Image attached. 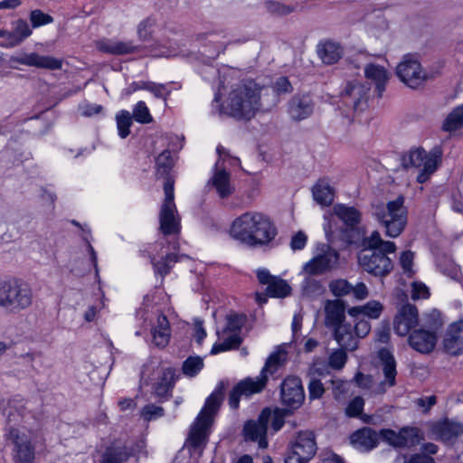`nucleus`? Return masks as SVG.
<instances>
[{
    "label": "nucleus",
    "instance_id": "31",
    "mask_svg": "<svg viewBox=\"0 0 463 463\" xmlns=\"http://www.w3.org/2000/svg\"><path fill=\"white\" fill-rule=\"evenodd\" d=\"M314 200L323 206L330 205L335 198V190L326 179H320L313 187Z\"/></svg>",
    "mask_w": 463,
    "mask_h": 463
},
{
    "label": "nucleus",
    "instance_id": "41",
    "mask_svg": "<svg viewBox=\"0 0 463 463\" xmlns=\"http://www.w3.org/2000/svg\"><path fill=\"white\" fill-rule=\"evenodd\" d=\"M461 128H463V104L454 108L442 124V129L446 132H453Z\"/></svg>",
    "mask_w": 463,
    "mask_h": 463
},
{
    "label": "nucleus",
    "instance_id": "1",
    "mask_svg": "<svg viewBox=\"0 0 463 463\" xmlns=\"http://www.w3.org/2000/svg\"><path fill=\"white\" fill-rule=\"evenodd\" d=\"M269 92L267 87L253 80H243L232 84L222 103L220 95L215 94L212 103L213 110L236 119L250 120L261 109V96Z\"/></svg>",
    "mask_w": 463,
    "mask_h": 463
},
{
    "label": "nucleus",
    "instance_id": "28",
    "mask_svg": "<svg viewBox=\"0 0 463 463\" xmlns=\"http://www.w3.org/2000/svg\"><path fill=\"white\" fill-rule=\"evenodd\" d=\"M325 324L329 328H333L335 330V327L346 323L345 321V306L338 300L328 301L325 307Z\"/></svg>",
    "mask_w": 463,
    "mask_h": 463
},
{
    "label": "nucleus",
    "instance_id": "52",
    "mask_svg": "<svg viewBox=\"0 0 463 463\" xmlns=\"http://www.w3.org/2000/svg\"><path fill=\"white\" fill-rule=\"evenodd\" d=\"M29 17L33 28L47 25L53 22V18L50 14L39 9L31 11Z\"/></svg>",
    "mask_w": 463,
    "mask_h": 463
},
{
    "label": "nucleus",
    "instance_id": "30",
    "mask_svg": "<svg viewBox=\"0 0 463 463\" xmlns=\"http://www.w3.org/2000/svg\"><path fill=\"white\" fill-rule=\"evenodd\" d=\"M364 73L367 79L375 83L378 96L381 97L389 80L388 71L383 66L368 64L364 69Z\"/></svg>",
    "mask_w": 463,
    "mask_h": 463
},
{
    "label": "nucleus",
    "instance_id": "32",
    "mask_svg": "<svg viewBox=\"0 0 463 463\" xmlns=\"http://www.w3.org/2000/svg\"><path fill=\"white\" fill-rule=\"evenodd\" d=\"M153 342L159 347H165L170 339L169 322L165 316L157 317L156 326L152 328Z\"/></svg>",
    "mask_w": 463,
    "mask_h": 463
},
{
    "label": "nucleus",
    "instance_id": "47",
    "mask_svg": "<svg viewBox=\"0 0 463 463\" xmlns=\"http://www.w3.org/2000/svg\"><path fill=\"white\" fill-rule=\"evenodd\" d=\"M156 28V19L146 17L143 19L137 26V37L141 41H148L151 39Z\"/></svg>",
    "mask_w": 463,
    "mask_h": 463
},
{
    "label": "nucleus",
    "instance_id": "8",
    "mask_svg": "<svg viewBox=\"0 0 463 463\" xmlns=\"http://www.w3.org/2000/svg\"><path fill=\"white\" fill-rule=\"evenodd\" d=\"M247 322L244 314L232 312L226 317V326L222 331V340L216 342L210 352L217 354L222 352L239 348L242 343L241 330Z\"/></svg>",
    "mask_w": 463,
    "mask_h": 463
},
{
    "label": "nucleus",
    "instance_id": "40",
    "mask_svg": "<svg viewBox=\"0 0 463 463\" xmlns=\"http://www.w3.org/2000/svg\"><path fill=\"white\" fill-rule=\"evenodd\" d=\"M132 454L128 449L122 445H113L107 449L101 463H123Z\"/></svg>",
    "mask_w": 463,
    "mask_h": 463
},
{
    "label": "nucleus",
    "instance_id": "23",
    "mask_svg": "<svg viewBox=\"0 0 463 463\" xmlns=\"http://www.w3.org/2000/svg\"><path fill=\"white\" fill-rule=\"evenodd\" d=\"M438 336L426 328L412 330L408 336L409 345L420 354H430L436 346Z\"/></svg>",
    "mask_w": 463,
    "mask_h": 463
},
{
    "label": "nucleus",
    "instance_id": "14",
    "mask_svg": "<svg viewBox=\"0 0 463 463\" xmlns=\"http://www.w3.org/2000/svg\"><path fill=\"white\" fill-rule=\"evenodd\" d=\"M379 371L383 375V380L379 383L372 392L375 395L383 394L387 389L396 384L397 364L392 353L388 348H381L378 351Z\"/></svg>",
    "mask_w": 463,
    "mask_h": 463
},
{
    "label": "nucleus",
    "instance_id": "48",
    "mask_svg": "<svg viewBox=\"0 0 463 463\" xmlns=\"http://www.w3.org/2000/svg\"><path fill=\"white\" fill-rule=\"evenodd\" d=\"M268 89H269V91L271 90L274 95V99L272 100V105L277 104V102L279 101L278 98L279 95L290 93L293 90L292 85L287 77L279 78L274 82L271 89H269V88H268Z\"/></svg>",
    "mask_w": 463,
    "mask_h": 463
},
{
    "label": "nucleus",
    "instance_id": "59",
    "mask_svg": "<svg viewBox=\"0 0 463 463\" xmlns=\"http://www.w3.org/2000/svg\"><path fill=\"white\" fill-rule=\"evenodd\" d=\"M363 308L364 316L376 319L381 316L383 307L379 301L372 300L364 305Z\"/></svg>",
    "mask_w": 463,
    "mask_h": 463
},
{
    "label": "nucleus",
    "instance_id": "54",
    "mask_svg": "<svg viewBox=\"0 0 463 463\" xmlns=\"http://www.w3.org/2000/svg\"><path fill=\"white\" fill-rule=\"evenodd\" d=\"M364 401L361 396L353 398L345 408V415L349 418H358L364 411Z\"/></svg>",
    "mask_w": 463,
    "mask_h": 463
},
{
    "label": "nucleus",
    "instance_id": "2",
    "mask_svg": "<svg viewBox=\"0 0 463 463\" xmlns=\"http://www.w3.org/2000/svg\"><path fill=\"white\" fill-rule=\"evenodd\" d=\"M230 235L248 247H264L275 240L278 230L269 215L258 211H248L232 221Z\"/></svg>",
    "mask_w": 463,
    "mask_h": 463
},
{
    "label": "nucleus",
    "instance_id": "17",
    "mask_svg": "<svg viewBox=\"0 0 463 463\" xmlns=\"http://www.w3.org/2000/svg\"><path fill=\"white\" fill-rule=\"evenodd\" d=\"M282 403L290 410L298 409L305 401V392L301 380L296 376H288L280 385Z\"/></svg>",
    "mask_w": 463,
    "mask_h": 463
},
{
    "label": "nucleus",
    "instance_id": "56",
    "mask_svg": "<svg viewBox=\"0 0 463 463\" xmlns=\"http://www.w3.org/2000/svg\"><path fill=\"white\" fill-rule=\"evenodd\" d=\"M178 261V258L175 254H168L165 259L160 261L154 262V269L156 273L165 276L170 271L172 264Z\"/></svg>",
    "mask_w": 463,
    "mask_h": 463
},
{
    "label": "nucleus",
    "instance_id": "12",
    "mask_svg": "<svg viewBox=\"0 0 463 463\" xmlns=\"http://www.w3.org/2000/svg\"><path fill=\"white\" fill-rule=\"evenodd\" d=\"M317 449L315 434L312 431H299L291 443L290 451L285 463H307Z\"/></svg>",
    "mask_w": 463,
    "mask_h": 463
},
{
    "label": "nucleus",
    "instance_id": "62",
    "mask_svg": "<svg viewBox=\"0 0 463 463\" xmlns=\"http://www.w3.org/2000/svg\"><path fill=\"white\" fill-rule=\"evenodd\" d=\"M146 90L151 92L156 98L165 99L170 94V90L165 85L157 84L155 82L147 81Z\"/></svg>",
    "mask_w": 463,
    "mask_h": 463
},
{
    "label": "nucleus",
    "instance_id": "7",
    "mask_svg": "<svg viewBox=\"0 0 463 463\" xmlns=\"http://www.w3.org/2000/svg\"><path fill=\"white\" fill-rule=\"evenodd\" d=\"M439 162L440 155L437 152H427L423 148L419 147L411 149L402 157V164L405 168L414 167L420 169L417 175V182L423 184L436 172Z\"/></svg>",
    "mask_w": 463,
    "mask_h": 463
},
{
    "label": "nucleus",
    "instance_id": "35",
    "mask_svg": "<svg viewBox=\"0 0 463 463\" xmlns=\"http://www.w3.org/2000/svg\"><path fill=\"white\" fill-rule=\"evenodd\" d=\"M99 49L111 54H128L136 52L137 46L130 42L106 41L99 43Z\"/></svg>",
    "mask_w": 463,
    "mask_h": 463
},
{
    "label": "nucleus",
    "instance_id": "49",
    "mask_svg": "<svg viewBox=\"0 0 463 463\" xmlns=\"http://www.w3.org/2000/svg\"><path fill=\"white\" fill-rule=\"evenodd\" d=\"M156 175L159 176L167 175L173 165L171 153L167 150L163 151L156 158Z\"/></svg>",
    "mask_w": 463,
    "mask_h": 463
},
{
    "label": "nucleus",
    "instance_id": "24",
    "mask_svg": "<svg viewBox=\"0 0 463 463\" xmlns=\"http://www.w3.org/2000/svg\"><path fill=\"white\" fill-rule=\"evenodd\" d=\"M351 445L361 452H369L375 449L379 443L378 433L369 427H364L349 437Z\"/></svg>",
    "mask_w": 463,
    "mask_h": 463
},
{
    "label": "nucleus",
    "instance_id": "37",
    "mask_svg": "<svg viewBox=\"0 0 463 463\" xmlns=\"http://www.w3.org/2000/svg\"><path fill=\"white\" fill-rule=\"evenodd\" d=\"M335 213L336 216L349 227H354L360 222L361 213L353 206L337 204L335 206Z\"/></svg>",
    "mask_w": 463,
    "mask_h": 463
},
{
    "label": "nucleus",
    "instance_id": "39",
    "mask_svg": "<svg viewBox=\"0 0 463 463\" xmlns=\"http://www.w3.org/2000/svg\"><path fill=\"white\" fill-rule=\"evenodd\" d=\"M286 353L274 352L266 360L264 366L260 371V374L268 378L269 375H274L283 366L286 361Z\"/></svg>",
    "mask_w": 463,
    "mask_h": 463
},
{
    "label": "nucleus",
    "instance_id": "64",
    "mask_svg": "<svg viewBox=\"0 0 463 463\" xmlns=\"http://www.w3.org/2000/svg\"><path fill=\"white\" fill-rule=\"evenodd\" d=\"M307 236L303 232H297L290 241V247L293 250H301L306 247Z\"/></svg>",
    "mask_w": 463,
    "mask_h": 463
},
{
    "label": "nucleus",
    "instance_id": "51",
    "mask_svg": "<svg viewBox=\"0 0 463 463\" xmlns=\"http://www.w3.org/2000/svg\"><path fill=\"white\" fill-rule=\"evenodd\" d=\"M330 386L326 388L332 389L333 396L335 400H341L345 396L348 392V382L341 380L339 378H333L329 381Z\"/></svg>",
    "mask_w": 463,
    "mask_h": 463
},
{
    "label": "nucleus",
    "instance_id": "27",
    "mask_svg": "<svg viewBox=\"0 0 463 463\" xmlns=\"http://www.w3.org/2000/svg\"><path fill=\"white\" fill-rule=\"evenodd\" d=\"M314 109V102L309 95L294 96L288 104V114L292 119L300 121L308 118Z\"/></svg>",
    "mask_w": 463,
    "mask_h": 463
},
{
    "label": "nucleus",
    "instance_id": "6",
    "mask_svg": "<svg viewBox=\"0 0 463 463\" xmlns=\"http://www.w3.org/2000/svg\"><path fill=\"white\" fill-rule=\"evenodd\" d=\"M370 87L359 80L345 82L340 92V104L343 112L348 116L350 112L358 114L368 107V93Z\"/></svg>",
    "mask_w": 463,
    "mask_h": 463
},
{
    "label": "nucleus",
    "instance_id": "26",
    "mask_svg": "<svg viewBox=\"0 0 463 463\" xmlns=\"http://www.w3.org/2000/svg\"><path fill=\"white\" fill-rule=\"evenodd\" d=\"M432 431L444 443L452 444L463 433V425L457 421L444 419L433 425Z\"/></svg>",
    "mask_w": 463,
    "mask_h": 463
},
{
    "label": "nucleus",
    "instance_id": "11",
    "mask_svg": "<svg viewBox=\"0 0 463 463\" xmlns=\"http://www.w3.org/2000/svg\"><path fill=\"white\" fill-rule=\"evenodd\" d=\"M387 253L383 250H375L374 249H364L358 255L359 265L364 270L373 276L384 277L393 268Z\"/></svg>",
    "mask_w": 463,
    "mask_h": 463
},
{
    "label": "nucleus",
    "instance_id": "21",
    "mask_svg": "<svg viewBox=\"0 0 463 463\" xmlns=\"http://www.w3.org/2000/svg\"><path fill=\"white\" fill-rule=\"evenodd\" d=\"M379 439L395 448L411 447L414 445L419 439L418 430L415 428L405 427L398 432L391 429H383L378 433Z\"/></svg>",
    "mask_w": 463,
    "mask_h": 463
},
{
    "label": "nucleus",
    "instance_id": "20",
    "mask_svg": "<svg viewBox=\"0 0 463 463\" xmlns=\"http://www.w3.org/2000/svg\"><path fill=\"white\" fill-rule=\"evenodd\" d=\"M225 393V384L220 382L204 401V439L209 434L218 415Z\"/></svg>",
    "mask_w": 463,
    "mask_h": 463
},
{
    "label": "nucleus",
    "instance_id": "16",
    "mask_svg": "<svg viewBox=\"0 0 463 463\" xmlns=\"http://www.w3.org/2000/svg\"><path fill=\"white\" fill-rule=\"evenodd\" d=\"M396 74L404 84L412 89L419 87L425 79L420 61L411 54L405 55L398 64Z\"/></svg>",
    "mask_w": 463,
    "mask_h": 463
},
{
    "label": "nucleus",
    "instance_id": "46",
    "mask_svg": "<svg viewBox=\"0 0 463 463\" xmlns=\"http://www.w3.org/2000/svg\"><path fill=\"white\" fill-rule=\"evenodd\" d=\"M116 121L118 136L121 138H126L130 134L131 114L128 110H121L117 114Z\"/></svg>",
    "mask_w": 463,
    "mask_h": 463
},
{
    "label": "nucleus",
    "instance_id": "5",
    "mask_svg": "<svg viewBox=\"0 0 463 463\" xmlns=\"http://www.w3.org/2000/svg\"><path fill=\"white\" fill-rule=\"evenodd\" d=\"M216 152L219 158L215 164L214 172L210 183L218 196L221 199H224L234 192V186L231 183V175L226 170V165L236 166L240 165L241 161L238 157L231 156L229 151L222 145L217 146Z\"/></svg>",
    "mask_w": 463,
    "mask_h": 463
},
{
    "label": "nucleus",
    "instance_id": "4",
    "mask_svg": "<svg viewBox=\"0 0 463 463\" xmlns=\"http://www.w3.org/2000/svg\"><path fill=\"white\" fill-rule=\"evenodd\" d=\"M404 202V197L399 195L395 200L388 202L386 205L375 208L374 214L388 237H398L406 227L408 212Z\"/></svg>",
    "mask_w": 463,
    "mask_h": 463
},
{
    "label": "nucleus",
    "instance_id": "53",
    "mask_svg": "<svg viewBox=\"0 0 463 463\" xmlns=\"http://www.w3.org/2000/svg\"><path fill=\"white\" fill-rule=\"evenodd\" d=\"M332 294L335 297H344L351 293L353 285L346 279H336L329 285Z\"/></svg>",
    "mask_w": 463,
    "mask_h": 463
},
{
    "label": "nucleus",
    "instance_id": "34",
    "mask_svg": "<svg viewBox=\"0 0 463 463\" xmlns=\"http://www.w3.org/2000/svg\"><path fill=\"white\" fill-rule=\"evenodd\" d=\"M318 54L324 63L333 64L342 57L343 48L335 42L327 41L320 45Z\"/></svg>",
    "mask_w": 463,
    "mask_h": 463
},
{
    "label": "nucleus",
    "instance_id": "50",
    "mask_svg": "<svg viewBox=\"0 0 463 463\" xmlns=\"http://www.w3.org/2000/svg\"><path fill=\"white\" fill-rule=\"evenodd\" d=\"M132 118L141 124H147L153 120L149 109L144 101H138L135 105Z\"/></svg>",
    "mask_w": 463,
    "mask_h": 463
},
{
    "label": "nucleus",
    "instance_id": "19",
    "mask_svg": "<svg viewBox=\"0 0 463 463\" xmlns=\"http://www.w3.org/2000/svg\"><path fill=\"white\" fill-rule=\"evenodd\" d=\"M419 324V312L411 304L402 305L397 311L393 319L394 333L400 336H406Z\"/></svg>",
    "mask_w": 463,
    "mask_h": 463
},
{
    "label": "nucleus",
    "instance_id": "15",
    "mask_svg": "<svg viewBox=\"0 0 463 463\" xmlns=\"http://www.w3.org/2000/svg\"><path fill=\"white\" fill-rule=\"evenodd\" d=\"M270 411L262 410L257 420H250L244 423L242 435L246 442H257L260 449L268 447L267 430Z\"/></svg>",
    "mask_w": 463,
    "mask_h": 463
},
{
    "label": "nucleus",
    "instance_id": "29",
    "mask_svg": "<svg viewBox=\"0 0 463 463\" xmlns=\"http://www.w3.org/2000/svg\"><path fill=\"white\" fill-rule=\"evenodd\" d=\"M334 337L343 349L352 351L358 347L359 338L356 336L353 326L349 323L335 327Z\"/></svg>",
    "mask_w": 463,
    "mask_h": 463
},
{
    "label": "nucleus",
    "instance_id": "33",
    "mask_svg": "<svg viewBox=\"0 0 463 463\" xmlns=\"http://www.w3.org/2000/svg\"><path fill=\"white\" fill-rule=\"evenodd\" d=\"M203 444V409L198 412L194 424L191 427L185 446L195 451L201 449Z\"/></svg>",
    "mask_w": 463,
    "mask_h": 463
},
{
    "label": "nucleus",
    "instance_id": "44",
    "mask_svg": "<svg viewBox=\"0 0 463 463\" xmlns=\"http://www.w3.org/2000/svg\"><path fill=\"white\" fill-rule=\"evenodd\" d=\"M442 326L443 321L441 314L439 311L434 309L424 315L420 328H426V330L433 332V334L438 336V333Z\"/></svg>",
    "mask_w": 463,
    "mask_h": 463
},
{
    "label": "nucleus",
    "instance_id": "13",
    "mask_svg": "<svg viewBox=\"0 0 463 463\" xmlns=\"http://www.w3.org/2000/svg\"><path fill=\"white\" fill-rule=\"evenodd\" d=\"M268 378L262 374L256 377H246L237 383L229 393L228 402L232 409L236 410L240 406L241 397H250L260 393L267 386Z\"/></svg>",
    "mask_w": 463,
    "mask_h": 463
},
{
    "label": "nucleus",
    "instance_id": "38",
    "mask_svg": "<svg viewBox=\"0 0 463 463\" xmlns=\"http://www.w3.org/2000/svg\"><path fill=\"white\" fill-rule=\"evenodd\" d=\"M364 249H374L384 252H394L396 245L392 241H383L379 232L374 231L371 235L364 240Z\"/></svg>",
    "mask_w": 463,
    "mask_h": 463
},
{
    "label": "nucleus",
    "instance_id": "43",
    "mask_svg": "<svg viewBox=\"0 0 463 463\" xmlns=\"http://www.w3.org/2000/svg\"><path fill=\"white\" fill-rule=\"evenodd\" d=\"M267 295L271 298H286L291 294V287L282 279H272L266 288Z\"/></svg>",
    "mask_w": 463,
    "mask_h": 463
},
{
    "label": "nucleus",
    "instance_id": "10",
    "mask_svg": "<svg viewBox=\"0 0 463 463\" xmlns=\"http://www.w3.org/2000/svg\"><path fill=\"white\" fill-rule=\"evenodd\" d=\"M317 253L303 266L306 275H322L338 266L339 252L327 244H322Z\"/></svg>",
    "mask_w": 463,
    "mask_h": 463
},
{
    "label": "nucleus",
    "instance_id": "42",
    "mask_svg": "<svg viewBox=\"0 0 463 463\" xmlns=\"http://www.w3.org/2000/svg\"><path fill=\"white\" fill-rule=\"evenodd\" d=\"M314 276L307 275L301 283L302 294L308 298L318 297L325 291L322 281Z\"/></svg>",
    "mask_w": 463,
    "mask_h": 463
},
{
    "label": "nucleus",
    "instance_id": "63",
    "mask_svg": "<svg viewBox=\"0 0 463 463\" xmlns=\"http://www.w3.org/2000/svg\"><path fill=\"white\" fill-rule=\"evenodd\" d=\"M356 336L360 338L365 337L370 330H371V325L369 321L365 319H359L355 321L354 326H353Z\"/></svg>",
    "mask_w": 463,
    "mask_h": 463
},
{
    "label": "nucleus",
    "instance_id": "57",
    "mask_svg": "<svg viewBox=\"0 0 463 463\" xmlns=\"http://www.w3.org/2000/svg\"><path fill=\"white\" fill-rule=\"evenodd\" d=\"M347 361L346 353L343 349H337L331 353L328 357V364L335 370L342 369Z\"/></svg>",
    "mask_w": 463,
    "mask_h": 463
},
{
    "label": "nucleus",
    "instance_id": "25",
    "mask_svg": "<svg viewBox=\"0 0 463 463\" xmlns=\"http://www.w3.org/2000/svg\"><path fill=\"white\" fill-rule=\"evenodd\" d=\"M443 346L451 355L463 353V320L452 323L444 336Z\"/></svg>",
    "mask_w": 463,
    "mask_h": 463
},
{
    "label": "nucleus",
    "instance_id": "18",
    "mask_svg": "<svg viewBox=\"0 0 463 463\" xmlns=\"http://www.w3.org/2000/svg\"><path fill=\"white\" fill-rule=\"evenodd\" d=\"M7 439L14 446L16 463H33L34 449L31 444L29 435L24 430L11 429Z\"/></svg>",
    "mask_w": 463,
    "mask_h": 463
},
{
    "label": "nucleus",
    "instance_id": "22",
    "mask_svg": "<svg viewBox=\"0 0 463 463\" xmlns=\"http://www.w3.org/2000/svg\"><path fill=\"white\" fill-rule=\"evenodd\" d=\"M10 62L47 70H59L62 66V61L61 59L52 56L40 55L36 52H24L12 56Z\"/></svg>",
    "mask_w": 463,
    "mask_h": 463
},
{
    "label": "nucleus",
    "instance_id": "61",
    "mask_svg": "<svg viewBox=\"0 0 463 463\" xmlns=\"http://www.w3.org/2000/svg\"><path fill=\"white\" fill-rule=\"evenodd\" d=\"M413 260L414 253L411 250L403 251L400 256V264L402 269L408 276H412L414 274Z\"/></svg>",
    "mask_w": 463,
    "mask_h": 463
},
{
    "label": "nucleus",
    "instance_id": "36",
    "mask_svg": "<svg viewBox=\"0 0 463 463\" xmlns=\"http://www.w3.org/2000/svg\"><path fill=\"white\" fill-rule=\"evenodd\" d=\"M176 379V370L173 368H166L156 383L155 392L156 396L165 398L171 392Z\"/></svg>",
    "mask_w": 463,
    "mask_h": 463
},
{
    "label": "nucleus",
    "instance_id": "3",
    "mask_svg": "<svg viewBox=\"0 0 463 463\" xmlns=\"http://www.w3.org/2000/svg\"><path fill=\"white\" fill-rule=\"evenodd\" d=\"M33 300V292L28 284L14 278L0 279V309L17 314L29 309Z\"/></svg>",
    "mask_w": 463,
    "mask_h": 463
},
{
    "label": "nucleus",
    "instance_id": "55",
    "mask_svg": "<svg viewBox=\"0 0 463 463\" xmlns=\"http://www.w3.org/2000/svg\"><path fill=\"white\" fill-rule=\"evenodd\" d=\"M202 368V359L199 356L188 357L183 364V372L185 375L193 377L197 374Z\"/></svg>",
    "mask_w": 463,
    "mask_h": 463
},
{
    "label": "nucleus",
    "instance_id": "45",
    "mask_svg": "<svg viewBox=\"0 0 463 463\" xmlns=\"http://www.w3.org/2000/svg\"><path fill=\"white\" fill-rule=\"evenodd\" d=\"M12 33L14 37V43L19 45L32 35L33 31L25 20L18 19L12 23Z\"/></svg>",
    "mask_w": 463,
    "mask_h": 463
},
{
    "label": "nucleus",
    "instance_id": "60",
    "mask_svg": "<svg viewBox=\"0 0 463 463\" xmlns=\"http://www.w3.org/2000/svg\"><path fill=\"white\" fill-rule=\"evenodd\" d=\"M307 389L310 400L320 399L326 391V387L321 381L316 378H311Z\"/></svg>",
    "mask_w": 463,
    "mask_h": 463
},
{
    "label": "nucleus",
    "instance_id": "9",
    "mask_svg": "<svg viewBox=\"0 0 463 463\" xmlns=\"http://www.w3.org/2000/svg\"><path fill=\"white\" fill-rule=\"evenodd\" d=\"M165 200L159 214L160 230L165 235L180 232V217L174 202V180L167 176L164 184Z\"/></svg>",
    "mask_w": 463,
    "mask_h": 463
},
{
    "label": "nucleus",
    "instance_id": "58",
    "mask_svg": "<svg viewBox=\"0 0 463 463\" xmlns=\"http://www.w3.org/2000/svg\"><path fill=\"white\" fill-rule=\"evenodd\" d=\"M439 267L440 271L444 275L451 278L454 280H457V281L460 280V279L462 277L460 269L454 262H452L450 260H445L444 263L443 264L440 263L439 265Z\"/></svg>",
    "mask_w": 463,
    "mask_h": 463
}]
</instances>
